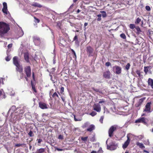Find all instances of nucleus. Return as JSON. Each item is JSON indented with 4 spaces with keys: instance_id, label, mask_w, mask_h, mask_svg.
Wrapping results in <instances>:
<instances>
[{
    "instance_id": "43",
    "label": "nucleus",
    "mask_w": 153,
    "mask_h": 153,
    "mask_svg": "<svg viewBox=\"0 0 153 153\" xmlns=\"http://www.w3.org/2000/svg\"><path fill=\"white\" fill-rule=\"evenodd\" d=\"M11 59V57L10 56H7L5 58L6 60L7 61H9Z\"/></svg>"
},
{
    "instance_id": "50",
    "label": "nucleus",
    "mask_w": 153,
    "mask_h": 153,
    "mask_svg": "<svg viewBox=\"0 0 153 153\" xmlns=\"http://www.w3.org/2000/svg\"><path fill=\"white\" fill-rule=\"evenodd\" d=\"M74 119L75 121H80L81 120V119H80L76 118L75 116H74Z\"/></svg>"
},
{
    "instance_id": "10",
    "label": "nucleus",
    "mask_w": 153,
    "mask_h": 153,
    "mask_svg": "<svg viewBox=\"0 0 153 153\" xmlns=\"http://www.w3.org/2000/svg\"><path fill=\"white\" fill-rule=\"evenodd\" d=\"M93 49L90 46H88L87 47V52L89 56H90L92 53Z\"/></svg>"
},
{
    "instance_id": "13",
    "label": "nucleus",
    "mask_w": 153,
    "mask_h": 153,
    "mask_svg": "<svg viewBox=\"0 0 153 153\" xmlns=\"http://www.w3.org/2000/svg\"><path fill=\"white\" fill-rule=\"evenodd\" d=\"M114 68L115 69V73L116 74H119L121 73V68L120 67L118 66H116Z\"/></svg>"
},
{
    "instance_id": "45",
    "label": "nucleus",
    "mask_w": 153,
    "mask_h": 153,
    "mask_svg": "<svg viewBox=\"0 0 153 153\" xmlns=\"http://www.w3.org/2000/svg\"><path fill=\"white\" fill-rule=\"evenodd\" d=\"M104 118V117L103 116H102L100 118V122L102 123H103V120Z\"/></svg>"
},
{
    "instance_id": "36",
    "label": "nucleus",
    "mask_w": 153,
    "mask_h": 153,
    "mask_svg": "<svg viewBox=\"0 0 153 153\" xmlns=\"http://www.w3.org/2000/svg\"><path fill=\"white\" fill-rule=\"evenodd\" d=\"M25 144H24V143H23V144H16L15 145V146H16V147H19L20 146H25Z\"/></svg>"
},
{
    "instance_id": "6",
    "label": "nucleus",
    "mask_w": 153,
    "mask_h": 153,
    "mask_svg": "<svg viewBox=\"0 0 153 153\" xmlns=\"http://www.w3.org/2000/svg\"><path fill=\"white\" fill-rule=\"evenodd\" d=\"M131 135V134H128L127 135V140L124 143L123 145V147L124 149L126 148L127 147L128 145V144L130 143V141L129 137Z\"/></svg>"
},
{
    "instance_id": "14",
    "label": "nucleus",
    "mask_w": 153,
    "mask_h": 153,
    "mask_svg": "<svg viewBox=\"0 0 153 153\" xmlns=\"http://www.w3.org/2000/svg\"><path fill=\"white\" fill-rule=\"evenodd\" d=\"M5 97L6 96L4 92L3 89H1L0 90V100L5 98Z\"/></svg>"
},
{
    "instance_id": "48",
    "label": "nucleus",
    "mask_w": 153,
    "mask_h": 153,
    "mask_svg": "<svg viewBox=\"0 0 153 153\" xmlns=\"http://www.w3.org/2000/svg\"><path fill=\"white\" fill-rule=\"evenodd\" d=\"M105 66L107 67H108L109 66L111 65V63L109 62H107L105 64Z\"/></svg>"
},
{
    "instance_id": "62",
    "label": "nucleus",
    "mask_w": 153,
    "mask_h": 153,
    "mask_svg": "<svg viewBox=\"0 0 153 153\" xmlns=\"http://www.w3.org/2000/svg\"><path fill=\"white\" fill-rule=\"evenodd\" d=\"M35 19H36V20L37 21V23H39V19H37V18H35Z\"/></svg>"
},
{
    "instance_id": "3",
    "label": "nucleus",
    "mask_w": 153,
    "mask_h": 153,
    "mask_svg": "<svg viewBox=\"0 0 153 153\" xmlns=\"http://www.w3.org/2000/svg\"><path fill=\"white\" fill-rule=\"evenodd\" d=\"M147 119L144 117H141L137 120H136L135 123H144V124H146L147 123Z\"/></svg>"
},
{
    "instance_id": "28",
    "label": "nucleus",
    "mask_w": 153,
    "mask_h": 153,
    "mask_svg": "<svg viewBox=\"0 0 153 153\" xmlns=\"http://www.w3.org/2000/svg\"><path fill=\"white\" fill-rule=\"evenodd\" d=\"M141 20L139 18H138L136 20L135 23L136 24H137L141 22Z\"/></svg>"
},
{
    "instance_id": "47",
    "label": "nucleus",
    "mask_w": 153,
    "mask_h": 153,
    "mask_svg": "<svg viewBox=\"0 0 153 153\" xmlns=\"http://www.w3.org/2000/svg\"><path fill=\"white\" fill-rule=\"evenodd\" d=\"M71 51L72 53H73V54L74 55V56L75 57V58H76V53H75V51L73 49H71Z\"/></svg>"
},
{
    "instance_id": "27",
    "label": "nucleus",
    "mask_w": 153,
    "mask_h": 153,
    "mask_svg": "<svg viewBox=\"0 0 153 153\" xmlns=\"http://www.w3.org/2000/svg\"><path fill=\"white\" fill-rule=\"evenodd\" d=\"M117 128V126H111L110 128L111 129V131L114 132V131H115Z\"/></svg>"
},
{
    "instance_id": "63",
    "label": "nucleus",
    "mask_w": 153,
    "mask_h": 153,
    "mask_svg": "<svg viewBox=\"0 0 153 153\" xmlns=\"http://www.w3.org/2000/svg\"><path fill=\"white\" fill-rule=\"evenodd\" d=\"M88 25V24L87 23H86V22H85L84 23V26L85 27H86V26H87Z\"/></svg>"
},
{
    "instance_id": "24",
    "label": "nucleus",
    "mask_w": 153,
    "mask_h": 153,
    "mask_svg": "<svg viewBox=\"0 0 153 153\" xmlns=\"http://www.w3.org/2000/svg\"><path fill=\"white\" fill-rule=\"evenodd\" d=\"M108 134L110 137H111L113 135V132L111 131V128H110L108 131Z\"/></svg>"
},
{
    "instance_id": "11",
    "label": "nucleus",
    "mask_w": 153,
    "mask_h": 153,
    "mask_svg": "<svg viewBox=\"0 0 153 153\" xmlns=\"http://www.w3.org/2000/svg\"><path fill=\"white\" fill-rule=\"evenodd\" d=\"M16 70L20 73H22L23 71V67L22 65L19 64L16 66Z\"/></svg>"
},
{
    "instance_id": "5",
    "label": "nucleus",
    "mask_w": 153,
    "mask_h": 153,
    "mask_svg": "<svg viewBox=\"0 0 153 153\" xmlns=\"http://www.w3.org/2000/svg\"><path fill=\"white\" fill-rule=\"evenodd\" d=\"M33 40L35 45H39L40 43V39L39 38L36 36L33 37Z\"/></svg>"
},
{
    "instance_id": "16",
    "label": "nucleus",
    "mask_w": 153,
    "mask_h": 153,
    "mask_svg": "<svg viewBox=\"0 0 153 153\" xmlns=\"http://www.w3.org/2000/svg\"><path fill=\"white\" fill-rule=\"evenodd\" d=\"M148 83L149 85L153 89V79L151 78H149L148 79Z\"/></svg>"
},
{
    "instance_id": "33",
    "label": "nucleus",
    "mask_w": 153,
    "mask_h": 153,
    "mask_svg": "<svg viewBox=\"0 0 153 153\" xmlns=\"http://www.w3.org/2000/svg\"><path fill=\"white\" fill-rule=\"evenodd\" d=\"M130 66V64L129 63H127L126 66V69L127 70H128L129 69Z\"/></svg>"
},
{
    "instance_id": "4",
    "label": "nucleus",
    "mask_w": 153,
    "mask_h": 153,
    "mask_svg": "<svg viewBox=\"0 0 153 153\" xmlns=\"http://www.w3.org/2000/svg\"><path fill=\"white\" fill-rule=\"evenodd\" d=\"M24 70L27 77H30L31 74V69L30 66H26L24 68Z\"/></svg>"
},
{
    "instance_id": "39",
    "label": "nucleus",
    "mask_w": 153,
    "mask_h": 153,
    "mask_svg": "<svg viewBox=\"0 0 153 153\" xmlns=\"http://www.w3.org/2000/svg\"><path fill=\"white\" fill-rule=\"evenodd\" d=\"M97 16L98 17V18L97 19V20L98 21H100L101 19V14H98L97 15Z\"/></svg>"
},
{
    "instance_id": "42",
    "label": "nucleus",
    "mask_w": 153,
    "mask_h": 153,
    "mask_svg": "<svg viewBox=\"0 0 153 153\" xmlns=\"http://www.w3.org/2000/svg\"><path fill=\"white\" fill-rule=\"evenodd\" d=\"M26 108V107L25 106L23 108V109H22L20 111V112H21V113H23L25 111V109Z\"/></svg>"
},
{
    "instance_id": "58",
    "label": "nucleus",
    "mask_w": 153,
    "mask_h": 153,
    "mask_svg": "<svg viewBox=\"0 0 153 153\" xmlns=\"http://www.w3.org/2000/svg\"><path fill=\"white\" fill-rule=\"evenodd\" d=\"M12 44H9L8 45L7 47L8 48H10L12 47Z\"/></svg>"
},
{
    "instance_id": "12",
    "label": "nucleus",
    "mask_w": 153,
    "mask_h": 153,
    "mask_svg": "<svg viewBox=\"0 0 153 153\" xmlns=\"http://www.w3.org/2000/svg\"><path fill=\"white\" fill-rule=\"evenodd\" d=\"M110 72L109 71H107L103 73V76L107 79L109 78L110 76Z\"/></svg>"
},
{
    "instance_id": "18",
    "label": "nucleus",
    "mask_w": 153,
    "mask_h": 153,
    "mask_svg": "<svg viewBox=\"0 0 153 153\" xmlns=\"http://www.w3.org/2000/svg\"><path fill=\"white\" fill-rule=\"evenodd\" d=\"M95 126L93 125H91L87 129V130L89 131H91L94 129Z\"/></svg>"
},
{
    "instance_id": "34",
    "label": "nucleus",
    "mask_w": 153,
    "mask_h": 153,
    "mask_svg": "<svg viewBox=\"0 0 153 153\" xmlns=\"http://www.w3.org/2000/svg\"><path fill=\"white\" fill-rule=\"evenodd\" d=\"M28 134L30 137H33L34 136V134L33 132L31 131H30L28 133Z\"/></svg>"
},
{
    "instance_id": "51",
    "label": "nucleus",
    "mask_w": 153,
    "mask_h": 153,
    "mask_svg": "<svg viewBox=\"0 0 153 153\" xmlns=\"http://www.w3.org/2000/svg\"><path fill=\"white\" fill-rule=\"evenodd\" d=\"M15 94V92L14 91H12L10 93V95L11 96H14Z\"/></svg>"
},
{
    "instance_id": "59",
    "label": "nucleus",
    "mask_w": 153,
    "mask_h": 153,
    "mask_svg": "<svg viewBox=\"0 0 153 153\" xmlns=\"http://www.w3.org/2000/svg\"><path fill=\"white\" fill-rule=\"evenodd\" d=\"M56 150L58 151H62L64 150L63 149L59 148H57Z\"/></svg>"
},
{
    "instance_id": "32",
    "label": "nucleus",
    "mask_w": 153,
    "mask_h": 153,
    "mask_svg": "<svg viewBox=\"0 0 153 153\" xmlns=\"http://www.w3.org/2000/svg\"><path fill=\"white\" fill-rule=\"evenodd\" d=\"M88 138V137H82L81 138V139L82 141H84V142H86V141H87Z\"/></svg>"
},
{
    "instance_id": "17",
    "label": "nucleus",
    "mask_w": 153,
    "mask_h": 153,
    "mask_svg": "<svg viewBox=\"0 0 153 153\" xmlns=\"http://www.w3.org/2000/svg\"><path fill=\"white\" fill-rule=\"evenodd\" d=\"M18 58L17 56H14L13 58V62L14 64L16 66L19 64L18 62Z\"/></svg>"
},
{
    "instance_id": "1",
    "label": "nucleus",
    "mask_w": 153,
    "mask_h": 153,
    "mask_svg": "<svg viewBox=\"0 0 153 153\" xmlns=\"http://www.w3.org/2000/svg\"><path fill=\"white\" fill-rule=\"evenodd\" d=\"M9 29L8 25L3 22H0V35L7 33Z\"/></svg>"
},
{
    "instance_id": "61",
    "label": "nucleus",
    "mask_w": 153,
    "mask_h": 153,
    "mask_svg": "<svg viewBox=\"0 0 153 153\" xmlns=\"http://www.w3.org/2000/svg\"><path fill=\"white\" fill-rule=\"evenodd\" d=\"M93 90L95 91H96V92H98L99 91V90L97 89H95L94 88H93Z\"/></svg>"
},
{
    "instance_id": "49",
    "label": "nucleus",
    "mask_w": 153,
    "mask_h": 153,
    "mask_svg": "<svg viewBox=\"0 0 153 153\" xmlns=\"http://www.w3.org/2000/svg\"><path fill=\"white\" fill-rule=\"evenodd\" d=\"M105 101L103 100H101L99 102V104H101V103H103L105 104Z\"/></svg>"
},
{
    "instance_id": "60",
    "label": "nucleus",
    "mask_w": 153,
    "mask_h": 153,
    "mask_svg": "<svg viewBox=\"0 0 153 153\" xmlns=\"http://www.w3.org/2000/svg\"><path fill=\"white\" fill-rule=\"evenodd\" d=\"M138 137L140 139H141L143 138V137L142 136H138Z\"/></svg>"
},
{
    "instance_id": "23",
    "label": "nucleus",
    "mask_w": 153,
    "mask_h": 153,
    "mask_svg": "<svg viewBox=\"0 0 153 153\" xmlns=\"http://www.w3.org/2000/svg\"><path fill=\"white\" fill-rule=\"evenodd\" d=\"M108 134L110 137H111L113 135V132L111 131V128H110L108 131Z\"/></svg>"
},
{
    "instance_id": "35",
    "label": "nucleus",
    "mask_w": 153,
    "mask_h": 153,
    "mask_svg": "<svg viewBox=\"0 0 153 153\" xmlns=\"http://www.w3.org/2000/svg\"><path fill=\"white\" fill-rule=\"evenodd\" d=\"M52 96L54 98H55L56 97H57L58 98H59L58 95L56 92H55L52 95Z\"/></svg>"
},
{
    "instance_id": "64",
    "label": "nucleus",
    "mask_w": 153,
    "mask_h": 153,
    "mask_svg": "<svg viewBox=\"0 0 153 153\" xmlns=\"http://www.w3.org/2000/svg\"><path fill=\"white\" fill-rule=\"evenodd\" d=\"M91 153H97V152L95 151H93L91 152Z\"/></svg>"
},
{
    "instance_id": "56",
    "label": "nucleus",
    "mask_w": 153,
    "mask_h": 153,
    "mask_svg": "<svg viewBox=\"0 0 153 153\" xmlns=\"http://www.w3.org/2000/svg\"><path fill=\"white\" fill-rule=\"evenodd\" d=\"M37 140L38 141V143H40L42 141V139H37Z\"/></svg>"
},
{
    "instance_id": "21",
    "label": "nucleus",
    "mask_w": 153,
    "mask_h": 153,
    "mask_svg": "<svg viewBox=\"0 0 153 153\" xmlns=\"http://www.w3.org/2000/svg\"><path fill=\"white\" fill-rule=\"evenodd\" d=\"M136 145L139 146L140 148L141 149L144 148H145V146H144L143 144L142 143H140L138 142H137L136 143Z\"/></svg>"
},
{
    "instance_id": "15",
    "label": "nucleus",
    "mask_w": 153,
    "mask_h": 153,
    "mask_svg": "<svg viewBox=\"0 0 153 153\" xmlns=\"http://www.w3.org/2000/svg\"><path fill=\"white\" fill-rule=\"evenodd\" d=\"M107 148L108 149L113 150L116 149L117 148V145H111L110 146L108 145Z\"/></svg>"
},
{
    "instance_id": "7",
    "label": "nucleus",
    "mask_w": 153,
    "mask_h": 153,
    "mask_svg": "<svg viewBox=\"0 0 153 153\" xmlns=\"http://www.w3.org/2000/svg\"><path fill=\"white\" fill-rule=\"evenodd\" d=\"M3 7L2 9V11L3 13L7 15L9 13L7 9V4L6 2H4L3 3Z\"/></svg>"
},
{
    "instance_id": "20",
    "label": "nucleus",
    "mask_w": 153,
    "mask_h": 153,
    "mask_svg": "<svg viewBox=\"0 0 153 153\" xmlns=\"http://www.w3.org/2000/svg\"><path fill=\"white\" fill-rule=\"evenodd\" d=\"M31 5L35 7H42V6L41 4L37 2H34Z\"/></svg>"
},
{
    "instance_id": "19",
    "label": "nucleus",
    "mask_w": 153,
    "mask_h": 153,
    "mask_svg": "<svg viewBox=\"0 0 153 153\" xmlns=\"http://www.w3.org/2000/svg\"><path fill=\"white\" fill-rule=\"evenodd\" d=\"M25 60L27 62H29V54L28 52H26L24 53V55Z\"/></svg>"
},
{
    "instance_id": "52",
    "label": "nucleus",
    "mask_w": 153,
    "mask_h": 153,
    "mask_svg": "<svg viewBox=\"0 0 153 153\" xmlns=\"http://www.w3.org/2000/svg\"><path fill=\"white\" fill-rule=\"evenodd\" d=\"M136 29L137 30V31L138 33H140V32H141L140 29L139 27H137L136 28Z\"/></svg>"
},
{
    "instance_id": "31",
    "label": "nucleus",
    "mask_w": 153,
    "mask_h": 153,
    "mask_svg": "<svg viewBox=\"0 0 153 153\" xmlns=\"http://www.w3.org/2000/svg\"><path fill=\"white\" fill-rule=\"evenodd\" d=\"M148 67H144V72L146 74L147 72L148 71Z\"/></svg>"
},
{
    "instance_id": "44",
    "label": "nucleus",
    "mask_w": 153,
    "mask_h": 153,
    "mask_svg": "<svg viewBox=\"0 0 153 153\" xmlns=\"http://www.w3.org/2000/svg\"><path fill=\"white\" fill-rule=\"evenodd\" d=\"M73 40L74 41H76V42H78V37L76 35H75V37H74V38Z\"/></svg>"
},
{
    "instance_id": "57",
    "label": "nucleus",
    "mask_w": 153,
    "mask_h": 153,
    "mask_svg": "<svg viewBox=\"0 0 153 153\" xmlns=\"http://www.w3.org/2000/svg\"><path fill=\"white\" fill-rule=\"evenodd\" d=\"M64 88L63 87H61V93H62L64 92Z\"/></svg>"
},
{
    "instance_id": "55",
    "label": "nucleus",
    "mask_w": 153,
    "mask_h": 153,
    "mask_svg": "<svg viewBox=\"0 0 153 153\" xmlns=\"http://www.w3.org/2000/svg\"><path fill=\"white\" fill-rule=\"evenodd\" d=\"M90 140L92 142H94V141L95 138L94 136H93L90 139Z\"/></svg>"
},
{
    "instance_id": "40",
    "label": "nucleus",
    "mask_w": 153,
    "mask_h": 153,
    "mask_svg": "<svg viewBox=\"0 0 153 153\" xmlns=\"http://www.w3.org/2000/svg\"><path fill=\"white\" fill-rule=\"evenodd\" d=\"M146 10L148 11H150L151 10L150 7L149 6H146L145 7Z\"/></svg>"
},
{
    "instance_id": "30",
    "label": "nucleus",
    "mask_w": 153,
    "mask_h": 153,
    "mask_svg": "<svg viewBox=\"0 0 153 153\" xmlns=\"http://www.w3.org/2000/svg\"><path fill=\"white\" fill-rule=\"evenodd\" d=\"M120 36L121 38L123 39H126V36L124 33H122L120 35Z\"/></svg>"
},
{
    "instance_id": "54",
    "label": "nucleus",
    "mask_w": 153,
    "mask_h": 153,
    "mask_svg": "<svg viewBox=\"0 0 153 153\" xmlns=\"http://www.w3.org/2000/svg\"><path fill=\"white\" fill-rule=\"evenodd\" d=\"M141 105V104H140V103H139L138 102L136 104L135 106L137 107H138L139 106H140Z\"/></svg>"
},
{
    "instance_id": "41",
    "label": "nucleus",
    "mask_w": 153,
    "mask_h": 153,
    "mask_svg": "<svg viewBox=\"0 0 153 153\" xmlns=\"http://www.w3.org/2000/svg\"><path fill=\"white\" fill-rule=\"evenodd\" d=\"M3 84V79L2 78H0V85Z\"/></svg>"
},
{
    "instance_id": "8",
    "label": "nucleus",
    "mask_w": 153,
    "mask_h": 153,
    "mask_svg": "<svg viewBox=\"0 0 153 153\" xmlns=\"http://www.w3.org/2000/svg\"><path fill=\"white\" fill-rule=\"evenodd\" d=\"M93 108L94 110L97 112H100L101 110L100 105L99 104L96 103L94 104L93 106Z\"/></svg>"
},
{
    "instance_id": "9",
    "label": "nucleus",
    "mask_w": 153,
    "mask_h": 153,
    "mask_svg": "<svg viewBox=\"0 0 153 153\" xmlns=\"http://www.w3.org/2000/svg\"><path fill=\"white\" fill-rule=\"evenodd\" d=\"M39 106L42 109H45L48 108L47 105L44 102H40L39 103Z\"/></svg>"
},
{
    "instance_id": "53",
    "label": "nucleus",
    "mask_w": 153,
    "mask_h": 153,
    "mask_svg": "<svg viewBox=\"0 0 153 153\" xmlns=\"http://www.w3.org/2000/svg\"><path fill=\"white\" fill-rule=\"evenodd\" d=\"M58 138L59 139L62 140L63 139V136L61 135H59L58 137Z\"/></svg>"
},
{
    "instance_id": "37",
    "label": "nucleus",
    "mask_w": 153,
    "mask_h": 153,
    "mask_svg": "<svg viewBox=\"0 0 153 153\" xmlns=\"http://www.w3.org/2000/svg\"><path fill=\"white\" fill-rule=\"evenodd\" d=\"M96 114L97 113L94 111H92L91 113L90 114L93 117L95 116Z\"/></svg>"
},
{
    "instance_id": "46",
    "label": "nucleus",
    "mask_w": 153,
    "mask_h": 153,
    "mask_svg": "<svg viewBox=\"0 0 153 153\" xmlns=\"http://www.w3.org/2000/svg\"><path fill=\"white\" fill-rule=\"evenodd\" d=\"M137 74L138 75L139 77L140 76V71L137 70L136 71Z\"/></svg>"
},
{
    "instance_id": "38",
    "label": "nucleus",
    "mask_w": 153,
    "mask_h": 153,
    "mask_svg": "<svg viewBox=\"0 0 153 153\" xmlns=\"http://www.w3.org/2000/svg\"><path fill=\"white\" fill-rule=\"evenodd\" d=\"M129 27L130 28L133 29L135 27V25L133 24H130L129 25Z\"/></svg>"
},
{
    "instance_id": "29",
    "label": "nucleus",
    "mask_w": 153,
    "mask_h": 153,
    "mask_svg": "<svg viewBox=\"0 0 153 153\" xmlns=\"http://www.w3.org/2000/svg\"><path fill=\"white\" fill-rule=\"evenodd\" d=\"M145 99V98H142L140 99L138 101V102L140 104H142V103L144 101V100Z\"/></svg>"
},
{
    "instance_id": "22",
    "label": "nucleus",
    "mask_w": 153,
    "mask_h": 153,
    "mask_svg": "<svg viewBox=\"0 0 153 153\" xmlns=\"http://www.w3.org/2000/svg\"><path fill=\"white\" fill-rule=\"evenodd\" d=\"M45 150L43 148L40 149L37 151V153H42L45 151Z\"/></svg>"
},
{
    "instance_id": "25",
    "label": "nucleus",
    "mask_w": 153,
    "mask_h": 153,
    "mask_svg": "<svg viewBox=\"0 0 153 153\" xmlns=\"http://www.w3.org/2000/svg\"><path fill=\"white\" fill-rule=\"evenodd\" d=\"M100 13H102V17L103 18H105L106 17L107 14L106 13L105 11H100Z\"/></svg>"
},
{
    "instance_id": "2",
    "label": "nucleus",
    "mask_w": 153,
    "mask_h": 153,
    "mask_svg": "<svg viewBox=\"0 0 153 153\" xmlns=\"http://www.w3.org/2000/svg\"><path fill=\"white\" fill-rule=\"evenodd\" d=\"M152 103L151 102H149L147 103L146 105L145 108L144 109L143 112H145L147 113H150L151 112V105Z\"/></svg>"
},
{
    "instance_id": "26",
    "label": "nucleus",
    "mask_w": 153,
    "mask_h": 153,
    "mask_svg": "<svg viewBox=\"0 0 153 153\" xmlns=\"http://www.w3.org/2000/svg\"><path fill=\"white\" fill-rule=\"evenodd\" d=\"M24 34V32L21 29V30L19 31L18 35L19 36V37H20L22 36Z\"/></svg>"
}]
</instances>
